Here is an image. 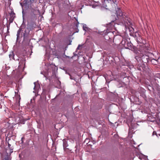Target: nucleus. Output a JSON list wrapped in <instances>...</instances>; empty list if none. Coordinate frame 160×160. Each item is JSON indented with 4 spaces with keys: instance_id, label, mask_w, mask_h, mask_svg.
I'll return each instance as SVG.
<instances>
[{
    "instance_id": "nucleus-1",
    "label": "nucleus",
    "mask_w": 160,
    "mask_h": 160,
    "mask_svg": "<svg viewBox=\"0 0 160 160\" xmlns=\"http://www.w3.org/2000/svg\"><path fill=\"white\" fill-rule=\"evenodd\" d=\"M125 48L131 49L132 48V44L130 41H128L126 39H123L121 42Z\"/></svg>"
},
{
    "instance_id": "nucleus-2",
    "label": "nucleus",
    "mask_w": 160,
    "mask_h": 160,
    "mask_svg": "<svg viewBox=\"0 0 160 160\" xmlns=\"http://www.w3.org/2000/svg\"><path fill=\"white\" fill-rule=\"evenodd\" d=\"M116 13L118 18L121 19L122 22H123V21L126 20L125 15L123 14L122 12L119 8H118V10L116 11Z\"/></svg>"
},
{
    "instance_id": "nucleus-3",
    "label": "nucleus",
    "mask_w": 160,
    "mask_h": 160,
    "mask_svg": "<svg viewBox=\"0 0 160 160\" xmlns=\"http://www.w3.org/2000/svg\"><path fill=\"white\" fill-rule=\"evenodd\" d=\"M138 49L140 52H147L148 50V48L146 47V45L144 44L139 45Z\"/></svg>"
},
{
    "instance_id": "nucleus-4",
    "label": "nucleus",
    "mask_w": 160,
    "mask_h": 160,
    "mask_svg": "<svg viewBox=\"0 0 160 160\" xmlns=\"http://www.w3.org/2000/svg\"><path fill=\"white\" fill-rule=\"evenodd\" d=\"M140 58L142 62L144 63L148 62L149 60L148 56L146 55H143Z\"/></svg>"
},
{
    "instance_id": "nucleus-5",
    "label": "nucleus",
    "mask_w": 160,
    "mask_h": 160,
    "mask_svg": "<svg viewBox=\"0 0 160 160\" xmlns=\"http://www.w3.org/2000/svg\"><path fill=\"white\" fill-rule=\"evenodd\" d=\"M132 36L134 38H135L138 42H140L141 41L140 39L141 38L138 32H136L133 34Z\"/></svg>"
},
{
    "instance_id": "nucleus-6",
    "label": "nucleus",
    "mask_w": 160,
    "mask_h": 160,
    "mask_svg": "<svg viewBox=\"0 0 160 160\" xmlns=\"http://www.w3.org/2000/svg\"><path fill=\"white\" fill-rule=\"evenodd\" d=\"M32 13L34 14V17H35V15L38 13L39 12V11L38 10H34L33 9L32 11Z\"/></svg>"
},
{
    "instance_id": "nucleus-7",
    "label": "nucleus",
    "mask_w": 160,
    "mask_h": 160,
    "mask_svg": "<svg viewBox=\"0 0 160 160\" xmlns=\"http://www.w3.org/2000/svg\"><path fill=\"white\" fill-rule=\"evenodd\" d=\"M14 56V54L13 52H12V53L9 55V57L10 60L12 59L15 60Z\"/></svg>"
},
{
    "instance_id": "nucleus-8",
    "label": "nucleus",
    "mask_w": 160,
    "mask_h": 160,
    "mask_svg": "<svg viewBox=\"0 0 160 160\" xmlns=\"http://www.w3.org/2000/svg\"><path fill=\"white\" fill-rule=\"evenodd\" d=\"M68 146V145L67 142L64 141L63 143V147L64 149H65V148H66Z\"/></svg>"
},
{
    "instance_id": "nucleus-9",
    "label": "nucleus",
    "mask_w": 160,
    "mask_h": 160,
    "mask_svg": "<svg viewBox=\"0 0 160 160\" xmlns=\"http://www.w3.org/2000/svg\"><path fill=\"white\" fill-rule=\"evenodd\" d=\"M21 29L20 28L18 31L17 32V38L18 39V38H19V35H20V32H21Z\"/></svg>"
},
{
    "instance_id": "nucleus-10",
    "label": "nucleus",
    "mask_w": 160,
    "mask_h": 160,
    "mask_svg": "<svg viewBox=\"0 0 160 160\" xmlns=\"http://www.w3.org/2000/svg\"><path fill=\"white\" fill-rule=\"evenodd\" d=\"M83 30H84L85 31H87L88 29V28L86 27V25H83Z\"/></svg>"
},
{
    "instance_id": "nucleus-11",
    "label": "nucleus",
    "mask_w": 160,
    "mask_h": 160,
    "mask_svg": "<svg viewBox=\"0 0 160 160\" xmlns=\"http://www.w3.org/2000/svg\"><path fill=\"white\" fill-rule=\"evenodd\" d=\"M31 0H24V3L27 4L31 2Z\"/></svg>"
},
{
    "instance_id": "nucleus-12",
    "label": "nucleus",
    "mask_w": 160,
    "mask_h": 160,
    "mask_svg": "<svg viewBox=\"0 0 160 160\" xmlns=\"http://www.w3.org/2000/svg\"><path fill=\"white\" fill-rule=\"evenodd\" d=\"M101 5V4L98 2H96L95 3V6H98Z\"/></svg>"
},
{
    "instance_id": "nucleus-13",
    "label": "nucleus",
    "mask_w": 160,
    "mask_h": 160,
    "mask_svg": "<svg viewBox=\"0 0 160 160\" xmlns=\"http://www.w3.org/2000/svg\"><path fill=\"white\" fill-rule=\"evenodd\" d=\"M113 2H114V3H115V2H116V1H114V0H112ZM112 1V0H106L105 1V2H108V3L110 2H111Z\"/></svg>"
},
{
    "instance_id": "nucleus-14",
    "label": "nucleus",
    "mask_w": 160,
    "mask_h": 160,
    "mask_svg": "<svg viewBox=\"0 0 160 160\" xmlns=\"http://www.w3.org/2000/svg\"><path fill=\"white\" fill-rule=\"evenodd\" d=\"M3 160H9V159L8 157H6Z\"/></svg>"
},
{
    "instance_id": "nucleus-15",
    "label": "nucleus",
    "mask_w": 160,
    "mask_h": 160,
    "mask_svg": "<svg viewBox=\"0 0 160 160\" xmlns=\"http://www.w3.org/2000/svg\"><path fill=\"white\" fill-rule=\"evenodd\" d=\"M68 74L70 76V79H73V80H74V78L72 77L71 75H70V74L68 73Z\"/></svg>"
},
{
    "instance_id": "nucleus-16",
    "label": "nucleus",
    "mask_w": 160,
    "mask_h": 160,
    "mask_svg": "<svg viewBox=\"0 0 160 160\" xmlns=\"http://www.w3.org/2000/svg\"><path fill=\"white\" fill-rule=\"evenodd\" d=\"M26 37H25V34L24 33V40H25L26 39Z\"/></svg>"
},
{
    "instance_id": "nucleus-17",
    "label": "nucleus",
    "mask_w": 160,
    "mask_h": 160,
    "mask_svg": "<svg viewBox=\"0 0 160 160\" xmlns=\"http://www.w3.org/2000/svg\"><path fill=\"white\" fill-rule=\"evenodd\" d=\"M12 15V17H13V16H14L15 15V14L14 13H13L12 14H11V15ZM15 17V16H14V17Z\"/></svg>"
},
{
    "instance_id": "nucleus-18",
    "label": "nucleus",
    "mask_w": 160,
    "mask_h": 160,
    "mask_svg": "<svg viewBox=\"0 0 160 160\" xmlns=\"http://www.w3.org/2000/svg\"><path fill=\"white\" fill-rule=\"evenodd\" d=\"M79 46H78V48H77V49H79Z\"/></svg>"
},
{
    "instance_id": "nucleus-19",
    "label": "nucleus",
    "mask_w": 160,
    "mask_h": 160,
    "mask_svg": "<svg viewBox=\"0 0 160 160\" xmlns=\"http://www.w3.org/2000/svg\"><path fill=\"white\" fill-rule=\"evenodd\" d=\"M103 7H105V8H106V7H107V5H106V6H105V5L104 6H103Z\"/></svg>"
},
{
    "instance_id": "nucleus-20",
    "label": "nucleus",
    "mask_w": 160,
    "mask_h": 160,
    "mask_svg": "<svg viewBox=\"0 0 160 160\" xmlns=\"http://www.w3.org/2000/svg\"><path fill=\"white\" fill-rule=\"evenodd\" d=\"M92 8H95V7H94V5L93 6Z\"/></svg>"
},
{
    "instance_id": "nucleus-21",
    "label": "nucleus",
    "mask_w": 160,
    "mask_h": 160,
    "mask_svg": "<svg viewBox=\"0 0 160 160\" xmlns=\"http://www.w3.org/2000/svg\"><path fill=\"white\" fill-rule=\"evenodd\" d=\"M19 58H18V61H19Z\"/></svg>"
},
{
    "instance_id": "nucleus-22",
    "label": "nucleus",
    "mask_w": 160,
    "mask_h": 160,
    "mask_svg": "<svg viewBox=\"0 0 160 160\" xmlns=\"http://www.w3.org/2000/svg\"><path fill=\"white\" fill-rule=\"evenodd\" d=\"M9 146H10V145L9 144H8Z\"/></svg>"
},
{
    "instance_id": "nucleus-23",
    "label": "nucleus",
    "mask_w": 160,
    "mask_h": 160,
    "mask_svg": "<svg viewBox=\"0 0 160 160\" xmlns=\"http://www.w3.org/2000/svg\"><path fill=\"white\" fill-rule=\"evenodd\" d=\"M9 146H10V145L9 144H8Z\"/></svg>"
},
{
    "instance_id": "nucleus-24",
    "label": "nucleus",
    "mask_w": 160,
    "mask_h": 160,
    "mask_svg": "<svg viewBox=\"0 0 160 160\" xmlns=\"http://www.w3.org/2000/svg\"><path fill=\"white\" fill-rule=\"evenodd\" d=\"M14 19V17H13V18H12V19Z\"/></svg>"
},
{
    "instance_id": "nucleus-25",
    "label": "nucleus",
    "mask_w": 160,
    "mask_h": 160,
    "mask_svg": "<svg viewBox=\"0 0 160 160\" xmlns=\"http://www.w3.org/2000/svg\"><path fill=\"white\" fill-rule=\"evenodd\" d=\"M41 73L42 74V72H41Z\"/></svg>"
},
{
    "instance_id": "nucleus-26",
    "label": "nucleus",
    "mask_w": 160,
    "mask_h": 160,
    "mask_svg": "<svg viewBox=\"0 0 160 160\" xmlns=\"http://www.w3.org/2000/svg\"><path fill=\"white\" fill-rule=\"evenodd\" d=\"M159 136H160V134H159Z\"/></svg>"
}]
</instances>
